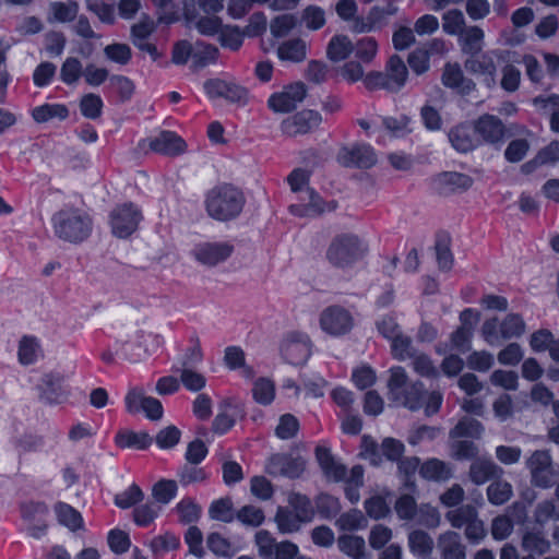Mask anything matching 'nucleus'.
Here are the masks:
<instances>
[{
  "label": "nucleus",
  "mask_w": 559,
  "mask_h": 559,
  "mask_svg": "<svg viewBox=\"0 0 559 559\" xmlns=\"http://www.w3.org/2000/svg\"><path fill=\"white\" fill-rule=\"evenodd\" d=\"M281 354L292 365L305 364L311 354L309 336L299 331L288 332L281 343Z\"/></svg>",
  "instance_id": "9b49d317"
},
{
  "label": "nucleus",
  "mask_w": 559,
  "mask_h": 559,
  "mask_svg": "<svg viewBox=\"0 0 559 559\" xmlns=\"http://www.w3.org/2000/svg\"><path fill=\"white\" fill-rule=\"evenodd\" d=\"M354 52V41L344 34L334 35L326 46V57L332 62L346 60Z\"/></svg>",
  "instance_id": "cd10ccee"
},
{
  "label": "nucleus",
  "mask_w": 559,
  "mask_h": 559,
  "mask_svg": "<svg viewBox=\"0 0 559 559\" xmlns=\"http://www.w3.org/2000/svg\"><path fill=\"white\" fill-rule=\"evenodd\" d=\"M178 486L175 480H159L153 486L152 495L156 502L169 503L177 495Z\"/></svg>",
  "instance_id": "e2e57ef3"
},
{
  "label": "nucleus",
  "mask_w": 559,
  "mask_h": 559,
  "mask_svg": "<svg viewBox=\"0 0 559 559\" xmlns=\"http://www.w3.org/2000/svg\"><path fill=\"white\" fill-rule=\"evenodd\" d=\"M233 246L227 242H203L194 247L192 254L204 265L214 266L230 257Z\"/></svg>",
  "instance_id": "f3484780"
},
{
  "label": "nucleus",
  "mask_w": 559,
  "mask_h": 559,
  "mask_svg": "<svg viewBox=\"0 0 559 559\" xmlns=\"http://www.w3.org/2000/svg\"><path fill=\"white\" fill-rule=\"evenodd\" d=\"M465 17L461 10H448L442 15V29L445 34L459 36L465 29Z\"/></svg>",
  "instance_id": "c03bdc74"
},
{
  "label": "nucleus",
  "mask_w": 559,
  "mask_h": 559,
  "mask_svg": "<svg viewBox=\"0 0 559 559\" xmlns=\"http://www.w3.org/2000/svg\"><path fill=\"white\" fill-rule=\"evenodd\" d=\"M69 116L68 107L63 104H43L32 110V117L38 123L59 120L62 121Z\"/></svg>",
  "instance_id": "2f4dec72"
},
{
  "label": "nucleus",
  "mask_w": 559,
  "mask_h": 559,
  "mask_svg": "<svg viewBox=\"0 0 559 559\" xmlns=\"http://www.w3.org/2000/svg\"><path fill=\"white\" fill-rule=\"evenodd\" d=\"M288 508L298 513L304 521L310 522L313 519L314 511L310 499L299 492H289L287 497Z\"/></svg>",
  "instance_id": "37998d69"
},
{
  "label": "nucleus",
  "mask_w": 559,
  "mask_h": 559,
  "mask_svg": "<svg viewBox=\"0 0 559 559\" xmlns=\"http://www.w3.org/2000/svg\"><path fill=\"white\" fill-rule=\"evenodd\" d=\"M379 45L373 37H362L354 43V52L362 63H370L378 53Z\"/></svg>",
  "instance_id": "864d4df0"
},
{
  "label": "nucleus",
  "mask_w": 559,
  "mask_h": 559,
  "mask_svg": "<svg viewBox=\"0 0 559 559\" xmlns=\"http://www.w3.org/2000/svg\"><path fill=\"white\" fill-rule=\"evenodd\" d=\"M225 366L230 370H240L243 378L251 379L254 376L252 367L246 365L245 352L239 346H228L224 352Z\"/></svg>",
  "instance_id": "c756f323"
},
{
  "label": "nucleus",
  "mask_w": 559,
  "mask_h": 559,
  "mask_svg": "<svg viewBox=\"0 0 559 559\" xmlns=\"http://www.w3.org/2000/svg\"><path fill=\"white\" fill-rule=\"evenodd\" d=\"M322 121V117L318 111L308 109L297 112L288 117L282 122L281 129L288 136H297L306 134L317 128Z\"/></svg>",
  "instance_id": "dca6fc26"
},
{
  "label": "nucleus",
  "mask_w": 559,
  "mask_h": 559,
  "mask_svg": "<svg viewBox=\"0 0 559 559\" xmlns=\"http://www.w3.org/2000/svg\"><path fill=\"white\" fill-rule=\"evenodd\" d=\"M84 69L76 58H67L60 69V79L63 83L71 85L79 81L83 75Z\"/></svg>",
  "instance_id": "bf43d9fd"
},
{
  "label": "nucleus",
  "mask_w": 559,
  "mask_h": 559,
  "mask_svg": "<svg viewBox=\"0 0 559 559\" xmlns=\"http://www.w3.org/2000/svg\"><path fill=\"white\" fill-rule=\"evenodd\" d=\"M277 530L282 534H292L300 530L302 524L308 523L298 513L287 507H278L274 518Z\"/></svg>",
  "instance_id": "c85d7f7f"
},
{
  "label": "nucleus",
  "mask_w": 559,
  "mask_h": 559,
  "mask_svg": "<svg viewBox=\"0 0 559 559\" xmlns=\"http://www.w3.org/2000/svg\"><path fill=\"white\" fill-rule=\"evenodd\" d=\"M534 487L548 489L555 485L559 477L552 456L548 450H535L525 461Z\"/></svg>",
  "instance_id": "0eeeda50"
},
{
  "label": "nucleus",
  "mask_w": 559,
  "mask_h": 559,
  "mask_svg": "<svg viewBox=\"0 0 559 559\" xmlns=\"http://www.w3.org/2000/svg\"><path fill=\"white\" fill-rule=\"evenodd\" d=\"M419 474L427 480L444 481L451 477V469L444 462L431 459L421 464Z\"/></svg>",
  "instance_id": "e433bc0d"
},
{
  "label": "nucleus",
  "mask_w": 559,
  "mask_h": 559,
  "mask_svg": "<svg viewBox=\"0 0 559 559\" xmlns=\"http://www.w3.org/2000/svg\"><path fill=\"white\" fill-rule=\"evenodd\" d=\"M490 382L507 391H515L519 388V376L512 370L497 369L490 374Z\"/></svg>",
  "instance_id": "69168bd1"
},
{
  "label": "nucleus",
  "mask_w": 559,
  "mask_h": 559,
  "mask_svg": "<svg viewBox=\"0 0 559 559\" xmlns=\"http://www.w3.org/2000/svg\"><path fill=\"white\" fill-rule=\"evenodd\" d=\"M126 408L129 413L143 412L151 420H158L163 416L162 403L147 396L142 388H132L124 397Z\"/></svg>",
  "instance_id": "f8f14e48"
},
{
  "label": "nucleus",
  "mask_w": 559,
  "mask_h": 559,
  "mask_svg": "<svg viewBox=\"0 0 559 559\" xmlns=\"http://www.w3.org/2000/svg\"><path fill=\"white\" fill-rule=\"evenodd\" d=\"M336 526L342 531H359L367 526V520L360 510L354 509L343 513L336 520Z\"/></svg>",
  "instance_id": "603ef678"
},
{
  "label": "nucleus",
  "mask_w": 559,
  "mask_h": 559,
  "mask_svg": "<svg viewBox=\"0 0 559 559\" xmlns=\"http://www.w3.org/2000/svg\"><path fill=\"white\" fill-rule=\"evenodd\" d=\"M245 204L242 192L233 186H222L213 189L206 198V209L215 219L226 221L237 216Z\"/></svg>",
  "instance_id": "20e7f679"
},
{
  "label": "nucleus",
  "mask_w": 559,
  "mask_h": 559,
  "mask_svg": "<svg viewBox=\"0 0 559 559\" xmlns=\"http://www.w3.org/2000/svg\"><path fill=\"white\" fill-rule=\"evenodd\" d=\"M412 366L416 373L425 378H438L440 371L431 358L426 354L416 353L412 358Z\"/></svg>",
  "instance_id": "4d7b16f0"
},
{
  "label": "nucleus",
  "mask_w": 559,
  "mask_h": 559,
  "mask_svg": "<svg viewBox=\"0 0 559 559\" xmlns=\"http://www.w3.org/2000/svg\"><path fill=\"white\" fill-rule=\"evenodd\" d=\"M109 83L122 103L129 102L135 92V85L128 76L112 75L109 78Z\"/></svg>",
  "instance_id": "338daca9"
},
{
  "label": "nucleus",
  "mask_w": 559,
  "mask_h": 559,
  "mask_svg": "<svg viewBox=\"0 0 559 559\" xmlns=\"http://www.w3.org/2000/svg\"><path fill=\"white\" fill-rule=\"evenodd\" d=\"M317 461L329 480L343 481L346 479L347 471L345 465L334 459L330 449L319 445L316 449Z\"/></svg>",
  "instance_id": "aec40b11"
},
{
  "label": "nucleus",
  "mask_w": 559,
  "mask_h": 559,
  "mask_svg": "<svg viewBox=\"0 0 559 559\" xmlns=\"http://www.w3.org/2000/svg\"><path fill=\"white\" fill-rule=\"evenodd\" d=\"M308 44L301 38H292L281 43L276 49L277 58L283 62L300 63L307 59Z\"/></svg>",
  "instance_id": "b1692460"
},
{
  "label": "nucleus",
  "mask_w": 559,
  "mask_h": 559,
  "mask_svg": "<svg viewBox=\"0 0 559 559\" xmlns=\"http://www.w3.org/2000/svg\"><path fill=\"white\" fill-rule=\"evenodd\" d=\"M143 491L136 484L130 485L115 496V504L120 509H129L143 500Z\"/></svg>",
  "instance_id": "0e129e2a"
},
{
  "label": "nucleus",
  "mask_w": 559,
  "mask_h": 559,
  "mask_svg": "<svg viewBox=\"0 0 559 559\" xmlns=\"http://www.w3.org/2000/svg\"><path fill=\"white\" fill-rule=\"evenodd\" d=\"M389 372L388 389L392 401L411 411L425 407L427 415H433L439 411L442 404L440 392H426L420 381L408 383V376L401 366L392 367Z\"/></svg>",
  "instance_id": "f257e3e1"
},
{
  "label": "nucleus",
  "mask_w": 559,
  "mask_h": 559,
  "mask_svg": "<svg viewBox=\"0 0 559 559\" xmlns=\"http://www.w3.org/2000/svg\"><path fill=\"white\" fill-rule=\"evenodd\" d=\"M522 547L531 555H544L550 549V543L540 532H527L523 536Z\"/></svg>",
  "instance_id": "a18cd8bd"
},
{
  "label": "nucleus",
  "mask_w": 559,
  "mask_h": 559,
  "mask_svg": "<svg viewBox=\"0 0 559 559\" xmlns=\"http://www.w3.org/2000/svg\"><path fill=\"white\" fill-rule=\"evenodd\" d=\"M320 329L330 336L340 337L349 333L354 326V317L341 306L326 307L319 317Z\"/></svg>",
  "instance_id": "9d476101"
},
{
  "label": "nucleus",
  "mask_w": 559,
  "mask_h": 559,
  "mask_svg": "<svg viewBox=\"0 0 559 559\" xmlns=\"http://www.w3.org/2000/svg\"><path fill=\"white\" fill-rule=\"evenodd\" d=\"M237 411L230 403L221 407L219 413L213 421V430L216 433L223 435L227 432L236 423Z\"/></svg>",
  "instance_id": "3c124183"
},
{
  "label": "nucleus",
  "mask_w": 559,
  "mask_h": 559,
  "mask_svg": "<svg viewBox=\"0 0 559 559\" xmlns=\"http://www.w3.org/2000/svg\"><path fill=\"white\" fill-rule=\"evenodd\" d=\"M512 495V486L506 480H496L491 483L487 488L488 500L495 506H501L508 502Z\"/></svg>",
  "instance_id": "de8ad7c7"
},
{
  "label": "nucleus",
  "mask_w": 559,
  "mask_h": 559,
  "mask_svg": "<svg viewBox=\"0 0 559 559\" xmlns=\"http://www.w3.org/2000/svg\"><path fill=\"white\" fill-rule=\"evenodd\" d=\"M475 132L481 143L496 144L502 141L504 136V126L502 121L492 115H483L475 123Z\"/></svg>",
  "instance_id": "6ab92c4d"
},
{
  "label": "nucleus",
  "mask_w": 559,
  "mask_h": 559,
  "mask_svg": "<svg viewBox=\"0 0 559 559\" xmlns=\"http://www.w3.org/2000/svg\"><path fill=\"white\" fill-rule=\"evenodd\" d=\"M104 102L102 97L94 93L82 96L80 100V111L83 117L96 120L102 116Z\"/></svg>",
  "instance_id": "49530a36"
},
{
  "label": "nucleus",
  "mask_w": 559,
  "mask_h": 559,
  "mask_svg": "<svg viewBox=\"0 0 559 559\" xmlns=\"http://www.w3.org/2000/svg\"><path fill=\"white\" fill-rule=\"evenodd\" d=\"M459 36L460 46L464 53L477 55L484 47L485 33L478 26H469Z\"/></svg>",
  "instance_id": "72a5a7b5"
},
{
  "label": "nucleus",
  "mask_w": 559,
  "mask_h": 559,
  "mask_svg": "<svg viewBox=\"0 0 559 559\" xmlns=\"http://www.w3.org/2000/svg\"><path fill=\"white\" fill-rule=\"evenodd\" d=\"M385 74L388 75L389 91L397 92L405 85L408 70L401 57L394 55L386 63Z\"/></svg>",
  "instance_id": "bb28decb"
},
{
  "label": "nucleus",
  "mask_w": 559,
  "mask_h": 559,
  "mask_svg": "<svg viewBox=\"0 0 559 559\" xmlns=\"http://www.w3.org/2000/svg\"><path fill=\"white\" fill-rule=\"evenodd\" d=\"M472 183L473 180L469 176L455 171L440 174L435 179L436 189L443 194L464 191Z\"/></svg>",
  "instance_id": "5701e85b"
},
{
  "label": "nucleus",
  "mask_w": 559,
  "mask_h": 559,
  "mask_svg": "<svg viewBox=\"0 0 559 559\" xmlns=\"http://www.w3.org/2000/svg\"><path fill=\"white\" fill-rule=\"evenodd\" d=\"M143 219L142 211L133 203L117 205L109 215L111 233L126 239L135 233Z\"/></svg>",
  "instance_id": "1a4fd4ad"
},
{
  "label": "nucleus",
  "mask_w": 559,
  "mask_h": 559,
  "mask_svg": "<svg viewBox=\"0 0 559 559\" xmlns=\"http://www.w3.org/2000/svg\"><path fill=\"white\" fill-rule=\"evenodd\" d=\"M384 1V5H374L369 10L370 19L373 20L379 29L386 25L388 20L399 12V0Z\"/></svg>",
  "instance_id": "09e8293b"
},
{
  "label": "nucleus",
  "mask_w": 559,
  "mask_h": 559,
  "mask_svg": "<svg viewBox=\"0 0 559 559\" xmlns=\"http://www.w3.org/2000/svg\"><path fill=\"white\" fill-rule=\"evenodd\" d=\"M534 520L539 525L559 520V504L557 506L554 500L540 501L535 508Z\"/></svg>",
  "instance_id": "680f3d73"
},
{
  "label": "nucleus",
  "mask_w": 559,
  "mask_h": 559,
  "mask_svg": "<svg viewBox=\"0 0 559 559\" xmlns=\"http://www.w3.org/2000/svg\"><path fill=\"white\" fill-rule=\"evenodd\" d=\"M493 55L499 60H504L509 57L510 52L496 50L491 53H484L480 56H472L465 61V69L474 74L484 76V82L488 87L496 84V64L493 61Z\"/></svg>",
  "instance_id": "4468645a"
},
{
  "label": "nucleus",
  "mask_w": 559,
  "mask_h": 559,
  "mask_svg": "<svg viewBox=\"0 0 559 559\" xmlns=\"http://www.w3.org/2000/svg\"><path fill=\"white\" fill-rule=\"evenodd\" d=\"M202 361L203 352L200 338L198 336H193L191 337V346L178 356L174 370L192 369L199 366Z\"/></svg>",
  "instance_id": "473e14b6"
},
{
  "label": "nucleus",
  "mask_w": 559,
  "mask_h": 559,
  "mask_svg": "<svg viewBox=\"0 0 559 559\" xmlns=\"http://www.w3.org/2000/svg\"><path fill=\"white\" fill-rule=\"evenodd\" d=\"M366 251L365 243L357 236L344 234L332 240L326 258L334 266L347 267L361 259Z\"/></svg>",
  "instance_id": "39448f33"
},
{
  "label": "nucleus",
  "mask_w": 559,
  "mask_h": 559,
  "mask_svg": "<svg viewBox=\"0 0 559 559\" xmlns=\"http://www.w3.org/2000/svg\"><path fill=\"white\" fill-rule=\"evenodd\" d=\"M301 22L308 29L318 31L326 23L325 12L318 5H308L302 11Z\"/></svg>",
  "instance_id": "13d9d810"
},
{
  "label": "nucleus",
  "mask_w": 559,
  "mask_h": 559,
  "mask_svg": "<svg viewBox=\"0 0 559 559\" xmlns=\"http://www.w3.org/2000/svg\"><path fill=\"white\" fill-rule=\"evenodd\" d=\"M255 545L258 548L259 556L262 559H272L275 547L278 542L272 536L269 531L260 530L254 536Z\"/></svg>",
  "instance_id": "774afa93"
},
{
  "label": "nucleus",
  "mask_w": 559,
  "mask_h": 559,
  "mask_svg": "<svg viewBox=\"0 0 559 559\" xmlns=\"http://www.w3.org/2000/svg\"><path fill=\"white\" fill-rule=\"evenodd\" d=\"M525 332V322L519 314L510 313L501 322L497 318L486 320L481 328L485 341L499 345L502 340L520 337Z\"/></svg>",
  "instance_id": "423d86ee"
},
{
  "label": "nucleus",
  "mask_w": 559,
  "mask_h": 559,
  "mask_svg": "<svg viewBox=\"0 0 559 559\" xmlns=\"http://www.w3.org/2000/svg\"><path fill=\"white\" fill-rule=\"evenodd\" d=\"M218 49L215 46L204 41H197L193 44L192 66L195 69L204 68L216 61Z\"/></svg>",
  "instance_id": "4c0bfd02"
},
{
  "label": "nucleus",
  "mask_w": 559,
  "mask_h": 559,
  "mask_svg": "<svg viewBox=\"0 0 559 559\" xmlns=\"http://www.w3.org/2000/svg\"><path fill=\"white\" fill-rule=\"evenodd\" d=\"M390 341L392 355L395 359L404 361L411 359L416 354L412 340L408 336L400 333Z\"/></svg>",
  "instance_id": "6e6d98bb"
},
{
  "label": "nucleus",
  "mask_w": 559,
  "mask_h": 559,
  "mask_svg": "<svg viewBox=\"0 0 559 559\" xmlns=\"http://www.w3.org/2000/svg\"><path fill=\"white\" fill-rule=\"evenodd\" d=\"M52 229L60 240L80 243L87 239L93 229V221L83 209L64 206L51 217Z\"/></svg>",
  "instance_id": "f03ea898"
},
{
  "label": "nucleus",
  "mask_w": 559,
  "mask_h": 559,
  "mask_svg": "<svg viewBox=\"0 0 559 559\" xmlns=\"http://www.w3.org/2000/svg\"><path fill=\"white\" fill-rule=\"evenodd\" d=\"M484 430L485 428L480 421L474 418L464 417L450 431V437L452 439L463 437L479 439L484 433Z\"/></svg>",
  "instance_id": "ea45409f"
},
{
  "label": "nucleus",
  "mask_w": 559,
  "mask_h": 559,
  "mask_svg": "<svg viewBox=\"0 0 559 559\" xmlns=\"http://www.w3.org/2000/svg\"><path fill=\"white\" fill-rule=\"evenodd\" d=\"M364 507L368 516L373 520L384 519L391 512L390 506L382 495L371 496L365 501Z\"/></svg>",
  "instance_id": "5fc2aeb1"
},
{
  "label": "nucleus",
  "mask_w": 559,
  "mask_h": 559,
  "mask_svg": "<svg viewBox=\"0 0 559 559\" xmlns=\"http://www.w3.org/2000/svg\"><path fill=\"white\" fill-rule=\"evenodd\" d=\"M437 547L441 559H466V547L456 532L442 533L438 537Z\"/></svg>",
  "instance_id": "4be33fe9"
},
{
  "label": "nucleus",
  "mask_w": 559,
  "mask_h": 559,
  "mask_svg": "<svg viewBox=\"0 0 559 559\" xmlns=\"http://www.w3.org/2000/svg\"><path fill=\"white\" fill-rule=\"evenodd\" d=\"M58 521L70 528L71 531L79 530L82 526L83 520L81 514L71 506L59 502L55 508Z\"/></svg>",
  "instance_id": "8fccbe9b"
},
{
  "label": "nucleus",
  "mask_w": 559,
  "mask_h": 559,
  "mask_svg": "<svg viewBox=\"0 0 559 559\" xmlns=\"http://www.w3.org/2000/svg\"><path fill=\"white\" fill-rule=\"evenodd\" d=\"M310 174L309 171L297 168L288 176L287 180L294 192H300L302 204H293L289 210L294 215L298 216H316L324 212L333 211L336 204H324L321 198L308 187Z\"/></svg>",
  "instance_id": "7ed1b4c3"
},
{
  "label": "nucleus",
  "mask_w": 559,
  "mask_h": 559,
  "mask_svg": "<svg viewBox=\"0 0 559 559\" xmlns=\"http://www.w3.org/2000/svg\"><path fill=\"white\" fill-rule=\"evenodd\" d=\"M338 160L345 166L369 168L377 162V155L369 144H356L343 147L338 153Z\"/></svg>",
  "instance_id": "a211bd4d"
},
{
  "label": "nucleus",
  "mask_w": 559,
  "mask_h": 559,
  "mask_svg": "<svg viewBox=\"0 0 559 559\" xmlns=\"http://www.w3.org/2000/svg\"><path fill=\"white\" fill-rule=\"evenodd\" d=\"M116 443L120 448H132L144 450L152 444V438L144 431L135 432L131 430H122L116 436Z\"/></svg>",
  "instance_id": "c9c22d12"
},
{
  "label": "nucleus",
  "mask_w": 559,
  "mask_h": 559,
  "mask_svg": "<svg viewBox=\"0 0 559 559\" xmlns=\"http://www.w3.org/2000/svg\"><path fill=\"white\" fill-rule=\"evenodd\" d=\"M150 147L157 153L175 155L185 151V141L173 131H163L150 141Z\"/></svg>",
  "instance_id": "393cba45"
},
{
  "label": "nucleus",
  "mask_w": 559,
  "mask_h": 559,
  "mask_svg": "<svg viewBox=\"0 0 559 559\" xmlns=\"http://www.w3.org/2000/svg\"><path fill=\"white\" fill-rule=\"evenodd\" d=\"M502 473V469L491 460H477L471 465L469 476L475 484H484Z\"/></svg>",
  "instance_id": "f704fd0d"
},
{
  "label": "nucleus",
  "mask_w": 559,
  "mask_h": 559,
  "mask_svg": "<svg viewBox=\"0 0 559 559\" xmlns=\"http://www.w3.org/2000/svg\"><path fill=\"white\" fill-rule=\"evenodd\" d=\"M39 353H40V347H39V343L36 337H33V336L22 337V340L20 341L19 350H17L19 361L22 365L27 366V365L34 364L37 360Z\"/></svg>",
  "instance_id": "79ce46f5"
},
{
  "label": "nucleus",
  "mask_w": 559,
  "mask_h": 559,
  "mask_svg": "<svg viewBox=\"0 0 559 559\" xmlns=\"http://www.w3.org/2000/svg\"><path fill=\"white\" fill-rule=\"evenodd\" d=\"M306 94L307 90L304 83H294L285 86L281 92L272 94L267 105L275 112H288L304 100Z\"/></svg>",
  "instance_id": "2eb2a0df"
},
{
  "label": "nucleus",
  "mask_w": 559,
  "mask_h": 559,
  "mask_svg": "<svg viewBox=\"0 0 559 559\" xmlns=\"http://www.w3.org/2000/svg\"><path fill=\"white\" fill-rule=\"evenodd\" d=\"M449 140L460 153H467L479 146V138L475 132V126L459 124L454 127L449 132Z\"/></svg>",
  "instance_id": "412c9836"
},
{
  "label": "nucleus",
  "mask_w": 559,
  "mask_h": 559,
  "mask_svg": "<svg viewBox=\"0 0 559 559\" xmlns=\"http://www.w3.org/2000/svg\"><path fill=\"white\" fill-rule=\"evenodd\" d=\"M306 463L301 456L277 453L267 460L265 472L274 477L298 478L305 472Z\"/></svg>",
  "instance_id": "ddd939ff"
},
{
  "label": "nucleus",
  "mask_w": 559,
  "mask_h": 559,
  "mask_svg": "<svg viewBox=\"0 0 559 559\" xmlns=\"http://www.w3.org/2000/svg\"><path fill=\"white\" fill-rule=\"evenodd\" d=\"M148 340H152L154 347L164 343L163 337L157 334L135 330L126 338L120 337L117 341L115 353L130 361H139L150 352Z\"/></svg>",
  "instance_id": "6e6552de"
},
{
  "label": "nucleus",
  "mask_w": 559,
  "mask_h": 559,
  "mask_svg": "<svg viewBox=\"0 0 559 559\" xmlns=\"http://www.w3.org/2000/svg\"><path fill=\"white\" fill-rule=\"evenodd\" d=\"M253 400L260 405H270L275 399V384L269 378H259L252 386Z\"/></svg>",
  "instance_id": "a19ab883"
},
{
  "label": "nucleus",
  "mask_w": 559,
  "mask_h": 559,
  "mask_svg": "<svg viewBox=\"0 0 559 559\" xmlns=\"http://www.w3.org/2000/svg\"><path fill=\"white\" fill-rule=\"evenodd\" d=\"M442 83L450 88L457 90L462 94H468L475 88V84L464 78L457 63H447L442 73Z\"/></svg>",
  "instance_id": "a878e982"
},
{
  "label": "nucleus",
  "mask_w": 559,
  "mask_h": 559,
  "mask_svg": "<svg viewBox=\"0 0 559 559\" xmlns=\"http://www.w3.org/2000/svg\"><path fill=\"white\" fill-rule=\"evenodd\" d=\"M337 546L342 552L353 559H364L366 543L365 539L356 535H342L337 539Z\"/></svg>",
  "instance_id": "58836bf2"
},
{
  "label": "nucleus",
  "mask_w": 559,
  "mask_h": 559,
  "mask_svg": "<svg viewBox=\"0 0 559 559\" xmlns=\"http://www.w3.org/2000/svg\"><path fill=\"white\" fill-rule=\"evenodd\" d=\"M409 551L419 559H427L433 550V539L424 531L416 530L408 534Z\"/></svg>",
  "instance_id": "7c9ffc66"
},
{
  "label": "nucleus",
  "mask_w": 559,
  "mask_h": 559,
  "mask_svg": "<svg viewBox=\"0 0 559 559\" xmlns=\"http://www.w3.org/2000/svg\"><path fill=\"white\" fill-rule=\"evenodd\" d=\"M476 516L477 511L472 506H463L457 509L451 510L445 514L447 520L455 528L466 526Z\"/></svg>",
  "instance_id": "052dcab7"
}]
</instances>
